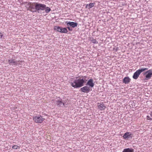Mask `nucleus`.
<instances>
[{
	"label": "nucleus",
	"instance_id": "1",
	"mask_svg": "<svg viewBox=\"0 0 152 152\" xmlns=\"http://www.w3.org/2000/svg\"><path fill=\"white\" fill-rule=\"evenodd\" d=\"M86 77L85 76H82V77L75 80L73 82L71 83V85L74 88L81 87L83 85L85 82V79Z\"/></svg>",
	"mask_w": 152,
	"mask_h": 152
},
{
	"label": "nucleus",
	"instance_id": "2",
	"mask_svg": "<svg viewBox=\"0 0 152 152\" xmlns=\"http://www.w3.org/2000/svg\"><path fill=\"white\" fill-rule=\"evenodd\" d=\"M24 4L28 10L32 12L36 11V9H35V6L33 4L28 2H26Z\"/></svg>",
	"mask_w": 152,
	"mask_h": 152
},
{
	"label": "nucleus",
	"instance_id": "3",
	"mask_svg": "<svg viewBox=\"0 0 152 152\" xmlns=\"http://www.w3.org/2000/svg\"><path fill=\"white\" fill-rule=\"evenodd\" d=\"M33 120L34 122L37 123H42L45 120V119L40 115L35 116L33 118Z\"/></svg>",
	"mask_w": 152,
	"mask_h": 152
},
{
	"label": "nucleus",
	"instance_id": "4",
	"mask_svg": "<svg viewBox=\"0 0 152 152\" xmlns=\"http://www.w3.org/2000/svg\"><path fill=\"white\" fill-rule=\"evenodd\" d=\"M148 69L147 68H142L140 69L137 70L134 74V79H137L140 73Z\"/></svg>",
	"mask_w": 152,
	"mask_h": 152
},
{
	"label": "nucleus",
	"instance_id": "5",
	"mask_svg": "<svg viewBox=\"0 0 152 152\" xmlns=\"http://www.w3.org/2000/svg\"><path fill=\"white\" fill-rule=\"evenodd\" d=\"M54 29L61 33H67L68 32L66 28H64L58 26H55L54 27Z\"/></svg>",
	"mask_w": 152,
	"mask_h": 152
},
{
	"label": "nucleus",
	"instance_id": "6",
	"mask_svg": "<svg viewBox=\"0 0 152 152\" xmlns=\"http://www.w3.org/2000/svg\"><path fill=\"white\" fill-rule=\"evenodd\" d=\"M45 5L43 4H37L35 5V8L36 10H45Z\"/></svg>",
	"mask_w": 152,
	"mask_h": 152
},
{
	"label": "nucleus",
	"instance_id": "7",
	"mask_svg": "<svg viewBox=\"0 0 152 152\" xmlns=\"http://www.w3.org/2000/svg\"><path fill=\"white\" fill-rule=\"evenodd\" d=\"M23 61H15L14 59H10L8 60V62L9 64L12 65H15L17 64H21L20 63H22Z\"/></svg>",
	"mask_w": 152,
	"mask_h": 152
},
{
	"label": "nucleus",
	"instance_id": "8",
	"mask_svg": "<svg viewBox=\"0 0 152 152\" xmlns=\"http://www.w3.org/2000/svg\"><path fill=\"white\" fill-rule=\"evenodd\" d=\"M80 90L81 91L85 93H88L91 90L89 86H85L80 88Z\"/></svg>",
	"mask_w": 152,
	"mask_h": 152
},
{
	"label": "nucleus",
	"instance_id": "9",
	"mask_svg": "<svg viewBox=\"0 0 152 152\" xmlns=\"http://www.w3.org/2000/svg\"><path fill=\"white\" fill-rule=\"evenodd\" d=\"M97 107L99 109L101 110H104L106 108V106L102 102L100 103H98Z\"/></svg>",
	"mask_w": 152,
	"mask_h": 152
},
{
	"label": "nucleus",
	"instance_id": "10",
	"mask_svg": "<svg viewBox=\"0 0 152 152\" xmlns=\"http://www.w3.org/2000/svg\"><path fill=\"white\" fill-rule=\"evenodd\" d=\"M146 73H147V74L145 76V79L148 80L150 79L152 75V69L149 70L146 72Z\"/></svg>",
	"mask_w": 152,
	"mask_h": 152
},
{
	"label": "nucleus",
	"instance_id": "11",
	"mask_svg": "<svg viewBox=\"0 0 152 152\" xmlns=\"http://www.w3.org/2000/svg\"><path fill=\"white\" fill-rule=\"evenodd\" d=\"M132 134L130 132H127L125 133L123 135V137L125 139H128L130 138H132Z\"/></svg>",
	"mask_w": 152,
	"mask_h": 152
},
{
	"label": "nucleus",
	"instance_id": "12",
	"mask_svg": "<svg viewBox=\"0 0 152 152\" xmlns=\"http://www.w3.org/2000/svg\"><path fill=\"white\" fill-rule=\"evenodd\" d=\"M86 85H88L91 88L93 87L94 86V80L92 79H89Z\"/></svg>",
	"mask_w": 152,
	"mask_h": 152
},
{
	"label": "nucleus",
	"instance_id": "13",
	"mask_svg": "<svg viewBox=\"0 0 152 152\" xmlns=\"http://www.w3.org/2000/svg\"><path fill=\"white\" fill-rule=\"evenodd\" d=\"M66 23L67 26L69 25L73 28L77 27V23L74 22H69L68 23L66 22Z\"/></svg>",
	"mask_w": 152,
	"mask_h": 152
},
{
	"label": "nucleus",
	"instance_id": "14",
	"mask_svg": "<svg viewBox=\"0 0 152 152\" xmlns=\"http://www.w3.org/2000/svg\"><path fill=\"white\" fill-rule=\"evenodd\" d=\"M56 102L57 105L59 107H61L62 105H64V103L62 102L61 99L57 100Z\"/></svg>",
	"mask_w": 152,
	"mask_h": 152
},
{
	"label": "nucleus",
	"instance_id": "15",
	"mask_svg": "<svg viewBox=\"0 0 152 152\" xmlns=\"http://www.w3.org/2000/svg\"><path fill=\"white\" fill-rule=\"evenodd\" d=\"M130 80V79L129 77H125L123 79V82L125 84L128 83Z\"/></svg>",
	"mask_w": 152,
	"mask_h": 152
},
{
	"label": "nucleus",
	"instance_id": "16",
	"mask_svg": "<svg viewBox=\"0 0 152 152\" xmlns=\"http://www.w3.org/2000/svg\"><path fill=\"white\" fill-rule=\"evenodd\" d=\"M95 3H90L89 4H87L86 5V8L90 9L94 7V5Z\"/></svg>",
	"mask_w": 152,
	"mask_h": 152
},
{
	"label": "nucleus",
	"instance_id": "17",
	"mask_svg": "<svg viewBox=\"0 0 152 152\" xmlns=\"http://www.w3.org/2000/svg\"><path fill=\"white\" fill-rule=\"evenodd\" d=\"M133 150L129 148L124 149L122 152H132Z\"/></svg>",
	"mask_w": 152,
	"mask_h": 152
},
{
	"label": "nucleus",
	"instance_id": "18",
	"mask_svg": "<svg viewBox=\"0 0 152 152\" xmlns=\"http://www.w3.org/2000/svg\"><path fill=\"white\" fill-rule=\"evenodd\" d=\"M44 10H45V11L46 13H48L50 11L51 9L50 8L48 7H46L45 6Z\"/></svg>",
	"mask_w": 152,
	"mask_h": 152
},
{
	"label": "nucleus",
	"instance_id": "19",
	"mask_svg": "<svg viewBox=\"0 0 152 152\" xmlns=\"http://www.w3.org/2000/svg\"><path fill=\"white\" fill-rule=\"evenodd\" d=\"M91 41L94 44H97L98 43L97 41H96V40L94 39L93 38H91Z\"/></svg>",
	"mask_w": 152,
	"mask_h": 152
},
{
	"label": "nucleus",
	"instance_id": "20",
	"mask_svg": "<svg viewBox=\"0 0 152 152\" xmlns=\"http://www.w3.org/2000/svg\"><path fill=\"white\" fill-rule=\"evenodd\" d=\"M12 148L14 149H19L20 147V146H17V145H15L12 147Z\"/></svg>",
	"mask_w": 152,
	"mask_h": 152
},
{
	"label": "nucleus",
	"instance_id": "21",
	"mask_svg": "<svg viewBox=\"0 0 152 152\" xmlns=\"http://www.w3.org/2000/svg\"><path fill=\"white\" fill-rule=\"evenodd\" d=\"M146 118H147V120H152V119L150 117L149 115L147 116Z\"/></svg>",
	"mask_w": 152,
	"mask_h": 152
},
{
	"label": "nucleus",
	"instance_id": "22",
	"mask_svg": "<svg viewBox=\"0 0 152 152\" xmlns=\"http://www.w3.org/2000/svg\"><path fill=\"white\" fill-rule=\"evenodd\" d=\"M4 37V34L3 33L0 32V39H2Z\"/></svg>",
	"mask_w": 152,
	"mask_h": 152
},
{
	"label": "nucleus",
	"instance_id": "23",
	"mask_svg": "<svg viewBox=\"0 0 152 152\" xmlns=\"http://www.w3.org/2000/svg\"><path fill=\"white\" fill-rule=\"evenodd\" d=\"M67 28L69 31H72V29L70 28L69 27H67Z\"/></svg>",
	"mask_w": 152,
	"mask_h": 152
},
{
	"label": "nucleus",
	"instance_id": "24",
	"mask_svg": "<svg viewBox=\"0 0 152 152\" xmlns=\"http://www.w3.org/2000/svg\"><path fill=\"white\" fill-rule=\"evenodd\" d=\"M150 115L151 117H152V112H151Z\"/></svg>",
	"mask_w": 152,
	"mask_h": 152
}]
</instances>
